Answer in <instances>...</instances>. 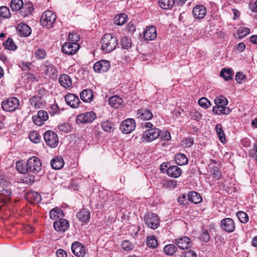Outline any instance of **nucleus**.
Wrapping results in <instances>:
<instances>
[{
	"label": "nucleus",
	"instance_id": "1",
	"mask_svg": "<svg viewBox=\"0 0 257 257\" xmlns=\"http://www.w3.org/2000/svg\"><path fill=\"white\" fill-rule=\"evenodd\" d=\"M101 49L105 53H109L115 50L118 45V40L111 34L103 35L101 40Z\"/></svg>",
	"mask_w": 257,
	"mask_h": 257
},
{
	"label": "nucleus",
	"instance_id": "2",
	"mask_svg": "<svg viewBox=\"0 0 257 257\" xmlns=\"http://www.w3.org/2000/svg\"><path fill=\"white\" fill-rule=\"evenodd\" d=\"M56 15L52 11H46L44 12L40 20L41 25L48 29L53 27V24L56 20Z\"/></svg>",
	"mask_w": 257,
	"mask_h": 257
},
{
	"label": "nucleus",
	"instance_id": "3",
	"mask_svg": "<svg viewBox=\"0 0 257 257\" xmlns=\"http://www.w3.org/2000/svg\"><path fill=\"white\" fill-rule=\"evenodd\" d=\"M144 221L148 227L152 229H156L160 225V219L156 214L149 212L145 215Z\"/></svg>",
	"mask_w": 257,
	"mask_h": 257
},
{
	"label": "nucleus",
	"instance_id": "4",
	"mask_svg": "<svg viewBox=\"0 0 257 257\" xmlns=\"http://www.w3.org/2000/svg\"><path fill=\"white\" fill-rule=\"evenodd\" d=\"M19 106V100L15 97L8 98L2 102V107L6 111H14Z\"/></svg>",
	"mask_w": 257,
	"mask_h": 257
},
{
	"label": "nucleus",
	"instance_id": "5",
	"mask_svg": "<svg viewBox=\"0 0 257 257\" xmlns=\"http://www.w3.org/2000/svg\"><path fill=\"white\" fill-rule=\"evenodd\" d=\"M27 169L28 173H39L42 168V165L40 160L36 157H32L27 161Z\"/></svg>",
	"mask_w": 257,
	"mask_h": 257
},
{
	"label": "nucleus",
	"instance_id": "6",
	"mask_svg": "<svg viewBox=\"0 0 257 257\" xmlns=\"http://www.w3.org/2000/svg\"><path fill=\"white\" fill-rule=\"evenodd\" d=\"M44 139L46 144L51 148H55L58 144L57 135L53 131L49 130L44 134Z\"/></svg>",
	"mask_w": 257,
	"mask_h": 257
},
{
	"label": "nucleus",
	"instance_id": "7",
	"mask_svg": "<svg viewBox=\"0 0 257 257\" xmlns=\"http://www.w3.org/2000/svg\"><path fill=\"white\" fill-rule=\"evenodd\" d=\"M160 135V130L156 127L148 129L143 133L142 140L143 142H150L157 138Z\"/></svg>",
	"mask_w": 257,
	"mask_h": 257
},
{
	"label": "nucleus",
	"instance_id": "8",
	"mask_svg": "<svg viewBox=\"0 0 257 257\" xmlns=\"http://www.w3.org/2000/svg\"><path fill=\"white\" fill-rule=\"evenodd\" d=\"M136 127L135 120L133 118H127L122 121L120 126V129L123 134H130Z\"/></svg>",
	"mask_w": 257,
	"mask_h": 257
},
{
	"label": "nucleus",
	"instance_id": "9",
	"mask_svg": "<svg viewBox=\"0 0 257 257\" xmlns=\"http://www.w3.org/2000/svg\"><path fill=\"white\" fill-rule=\"evenodd\" d=\"M80 46L75 42H66L62 46V52L68 55H72L76 53Z\"/></svg>",
	"mask_w": 257,
	"mask_h": 257
},
{
	"label": "nucleus",
	"instance_id": "10",
	"mask_svg": "<svg viewBox=\"0 0 257 257\" xmlns=\"http://www.w3.org/2000/svg\"><path fill=\"white\" fill-rule=\"evenodd\" d=\"M96 117L93 111H89L79 114L76 117V122L80 123H85L92 122Z\"/></svg>",
	"mask_w": 257,
	"mask_h": 257
},
{
	"label": "nucleus",
	"instance_id": "11",
	"mask_svg": "<svg viewBox=\"0 0 257 257\" xmlns=\"http://www.w3.org/2000/svg\"><path fill=\"white\" fill-rule=\"evenodd\" d=\"M220 227L224 231L231 233L235 230V223L231 218H225L221 220Z\"/></svg>",
	"mask_w": 257,
	"mask_h": 257
},
{
	"label": "nucleus",
	"instance_id": "12",
	"mask_svg": "<svg viewBox=\"0 0 257 257\" xmlns=\"http://www.w3.org/2000/svg\"><path fill=\"white\" fill-rule=\"evenodd\" d=\"M71 250L77 257H84L86 252L85 247L78 241H74L72 243Z\"/></svg>",
	"mask_w": 257,
	"mask_h": 257
},
{
	"label": "nucleus",
	"instance_id": "13",
	"mask_svg": "<svg viewBox=\"0 0 257 257\" xmlns=\"http://www.w3.org/2000/svg\"><path fill=\"white\" fill-rule=\"evenodd\" d=\"M110 64L108 61L101 60L96 62L93 65V69L95 72H105L109 69Z\"/></svg>",
	"mask_w": 257,
	"mask_h": 257
},
{
	"label": "nucleus",
	"instance_id": "14",
	"mask_svg": "<svg viewBox=\"0 0 257 257\" xmlns=\"http://www.w3.org/2000/svg\"><path fill=\"white\" fill-rule=\"evenodd\" d=\"M48 118L49 115L47 112L41 110L38 111L37 115L33 116L32 120L36 125L41 126L44 124V122L46 121Z\"/></svg>",
	"mask_w": 257,
	"mask_h": 257
},
{
	"label": "nucleus",
	"instance_id": "15",
	"mask_svg": "<svg viewBox=\"0 0 257 257\" xmlns=\"http://www.w3.org/2000/svg\"><path fill=\"white\" fill-rule=\"evenodd\" d=\"M43 69L45 74L49 76L51 79H55L57 78L58 74V70L53 65L47 62L44 65Z\"/></svg>",
	"mask_w": 257,
	"mask_h": 257
},
{
	"label": "nucleus",
	"instance_id": "16",
	"mask_svg": "<svg viewBox=\"0 0 257 257\" xmlns=\"http://www.w3.org/2000/svg\"><path fill=\"white\" fill-rule=\"evenodd\" d=\"M65 100L66 103L72 108L78 107L81 103L79 97L72 93L66 94L65 96Z\"/></svg>",
	"mask_w": 257,
	"mask_h": 257
},
{
	"label": "nucleus",
	"instance_id": "17",
	"mask_svg": "<svg viewBox=\"0 0 257 257\" xmlns=\"http://www.w3.org/2000/svg\"><path fill=\"white\" fill-rule=\"evenodd\" d=\"M174 243L181 249H186L192 246L193 243L191 239L187 236H183L178 239H175Z\"/></svg>",
	"mask_w": 257,
	"mask_h": 257
},
{
	"label": "nucleus",
	"instance_id": "18",
	"mask_svg": "<svg viewBox=\"0 0 257 257\" xmlns=\"http://www.w3.org/2000/svg\"><path fill=\"white\" fill-rule=\"evenodd\" d=\"M53 226L56 231L63 232L69 228V223L66 219L63 218L55 221L53 223Z\"/></svg>",
	"mask_w": 257,
	"mask_h": 257
},
{
	"label": "nucleus",
	"instance_id": "19",
	"mask_svg": "<svg viewBox=\"0 0 257 257\" xmlns=\"http://www.w3.org/2000/svg\"><path fill=\"white\" fill-rule=\"evenodd\" d=\"M193 15L196 19H202L206 15V8L202 5L196 6L192 11Z\"/></svg>",
	"mask_w": 257,
	"mask_h": 257
},
{
	"label": "nucleus",
	"instance_id": "20",
	"mask_svg": "<svg viewBox=\"0 0 257 257\" xmlns=\"http://www.w3.org/2000/svg\"><path fill=\"white\" fill-rule=\"evenodd\" d=\"M157 37V30L153 26L147 27L144 32V38L146 40L152 41Z\"/></svg>",
	"mask_w": 257,
	"mask_h": 257
},
{
	"label": "nucleus",
	"instance_id": "21",
	"mask_svg": "<svg viewBox=\"0 0 257 257\" xmlns=\"http://www.w3.org/2000/svg\"><path fill=\"white\" fill-rule=\"evenodd\" d=\"M18 34L22 37L29 36L32 32L31 29L27 25L24 23L19 24L16 28Z\"/></svg>",
	"mask_w": 257,
	"mask_h": 257
},
{
	"label": "nucleus",
	"instance_id": "22",
	"mask_svg": "<svg viewBox=\"0 0 257 257\" xmlns=\"http://www.w3.org/2000/svg\"><path fill=\"white\" fill-rule=\"evenodd\" d=\"M33 11L34 7L32 3H23V6L20 10V14L21 16L23 17H26L31 14Z\"/></svg>",
	"mask_w": 257,
	"mask_h": 257
},
{
	"label": "nucleus",
	"instance_id": "23",
	"mask_svg": "<svg viewBox=\"0 0 257 257\" xmlns=\"http://www.w3.org/2000/svg\"><path fill=\"white\" fill-rule=\"evenodd\" d=\"M80 97L84 102L90 103L93 99V93L92 90L85 89L80 93Z\"/></svg>",
	"mask_w": 257,
	"mask_h": 257
},
{
	"label": "nucleus",
	"instance_id": "24",
	"mask_svg": "<svg viewBox=\"0 0 257 257\" xmlns=\"http://www.w3.org/2000/svg\"><path fill=\"white\" fill-rule=\"evenodd\" d=\"M167 173L169 176L176 178L181 175L182 170L178 166H171L167 169Z\"/></svg>",
	"mask_w": 257,
	"mask_h": 257
},
{
	"label": "nucleus",
	"instance_id": "25",
	"mask_svg": "<svg viewBox=\"0 0 257 257\" xmlns=\"http://www.w3.org/2000/svg\"><path fill=\"white\" fill-rule=\"evenodd\" d=\"M108 102L112 107L117 108L123 104V100L120 97L114 95L109 98Z\"/></svg>",
	"mask_w": 257,
	"mask_h": 257
},
{
	"label": "nucleus",
	"instance_id": "26",
	"mask_svg": "<svg viewBox=\"0 0 257 257\" xmlns=\"http://www.w3.org/2000/svg\"><path fill=\"white\" fill-rule=\"evenodd\" d=\"M78 219L82 222L87 223L89 221L90 213L88 210L83 209L77 215Z\"/></svg>",
	"mask_w": 257,
	"mask_h": 257
},
{
	"label": "nucleus",
	"instance_id": "27",
	"mask_svg": "<svg viewBox=\"0 0 257 257\" xmlns=\"http://www.w3.org/2000/svg\"><path fill=\"white\" fill-rule=\"evenodd\" d=\"M50 216L53 220H57L63 218L64 216L63 211L58 207H55L51 209L50 211Z\"/></svg>",
	"mask_w": 257,
	"mask_h": 257
},
{
	"label": "nucleus",
	"instance_id": "28",
	"mask_svg": "<svg viewBox=\"0 0 257 257\" xmlns=\"http://www.w3.org/2000/svg\"><path fill=\"white\" fill-rule=\"evenodd\" d=\"M64 165V161L62 157H58L53 159L51 161V165L53 169L59 170Z\"/></svg>",
	"mask_w": 257,
	"mask_h": 257
},
{
	"label": "nucleus",
	"instance_id": "29",
	"mask_svg": "<svg viewBox=\"0 0 257 257\" xmlns=\"http://www.w3.org/2000/svg\"><path fill=\"white\" fill-rule=\"evenodd\" d=\"M60 84L64 88H68L72 85V80L69 76L67 74L61 75L59 79Z\"/></svg>",
	"mask_w": 257,
	"mask_h": 257
},
{
	"label": "nucleus",
	"instance_id": "30",
	"mask_svg": "<svg viewBox=\"0 0 257 257\" xmlns=\"http://www.w3.org/2000/svg\"><path fill=\"white\" fill-rule=\"evenodd\" d=\"M138 118L143 120H150L152 118L153 115L152 112L147 109L139 110L138 112Z\"/></svg>",
	"mask_w": 257,
	"mask_h": 257
},
{
	"label": "nucleus",
	"instance_id": "31",
	"mask_svg": "<svg viewBox=\"0 0 257 257\" xmlns=\"http://www.w3.org/2000/svg\"><path fill=\"white\" fill-rule=\"evenodd\" d=\"M188 200L192 202L197 204L201 202L202 198L200 194L195 191H191L187 195Z\"/></svg>",
	"mask_w": 257,
	"mask_h": 257
},
{
	"label": "nucleus",
	"instance_id": "32",
	"mask_svg": "<svg viewBox=\"0 0 257 257\" xmlns=\"http://www.w3.org/2000/svg\"><path fill=\"white\" fill-rule=\"evenodd\" d=\"M212 111L214 113L218 115H227L230 112L231 110L229 107L226 106H221L220 107H219V106H213Z\"/></svg>",
	"mask_w": 257,
	"mask_h": 257
},
{
	"label": "nucleus",
	"instance_id": "33",
	"mask_svg": "<svg viewBox=\"0 0 257 257\" xmlns=\"http://www.w3.org/2000/svg\"><path fill=\"white\" fill-rule=\"evenodd\" d=\"M41 96H33L30 99V102L32 106L36 109L41 108L42 105Z\"/></svg>",
	"mask_w": 257,
	"mask_h": 257
},
{
	"label": "nucleus",
	"instance_id": "34",
	"mask_svg": "<svg viewBox=\"0 0 257 257\" xmlns=\"http://www.w3.org/2000/svg\"><path fill=\"white\" fill-rule=\"evenodd\" d=\"M175 161L180 166L185 165L188 164V160L186 156L182 153H179L175 156Z\"/></svg>",
	"mask_w": 257,
	"mask_h": 257
},
{
	"label": "nucleus",
	"instance_id": "35",
	"mask_svg": "<svg viewBox=\"0 0 257 257\" xmlns=\"http://www.w3.org/2000/svg\"><path fill=\"white\" fill-rule=\"evenodd\" d=\"M160 7L165 10H169L172 8L175 3V0H158Z\"/></svg>",
	"mask_w": 257,
	"mask_h": 257
},
{
	"label": "nucleus",
	"instance_id": "36",
	"mask_svg": "<svg viewBox=\"0 0 257 257\" xmlns=\"http://www.w3.org/2000/svg\"><path fill=\"white\" fill-rule=\"evenodd\" d=\"M177 250V247L174 244H169L164 247V251L168 255H173Z\"/></svg>",
	"mask_w": 257,
	"mask_h": 257
},
{
	"label": "nucleus",
	"instance_id": "37",
	"mask_svg": "<svg viewBox=\"0 0 257 257\" xmlns=\"http://www.w3.org/2000/svg\"><path fill=\"white\" fill-rule=\"evenodd\" d=\"M216 134L219 138V139L222 143H225L226 140L225 137L222 127L221 124H217L215 127Z\"/></svg>",
	"mask_w": 257,
	"mask_h": 257
},
{
	"label": "nucleus",
	"instance_id": "38",
	"mask_svg": "<svg viewBox=\"0 0 257 257\" xmlns=\"http://www.w3.org/2000/svg\"><path fill=\"white\" fill-rule=\"evenodd\" d=\"M214 101L216 104L215 106H219V107L226 106L228 103L227 99L222 95L216 97Z\"/></svg>",
	"mask_w": 257,
	"mask_h": 257
},
{
	"label": "nucleus",
	"instance_id": "39",
	"mask_svg": "<svg viewBox=\"0 0 257 257\" xmlns=\"http://www.w3.org/2000/svg\"><path fill=\"white\" fill-rule=\"evenodd\" d=\"M127 17L124 14L117 15L114 19V24L118 26L123 25L126 22Z\"/></svg>",
	"mask_w": 257,
	"mask_h": 257
},
{
	"label": "nucleus",
	"instance_id": "40",
	"mask_svg": "<svg viewBox=\"0 0 257 257\" xmlns=\"http://www.w3.org/2000/svg\"><path fill=\"white\" fill-rule=\"evenodd\" d=\"M23 6L22 0H12L11 2L10 7L13 11H20Z\"/></svg>",
	"mask_w": 257,
	"mask_h": 257
},
{
	"label": "nucleus",
	"instance_id": "41",
	"mask_svg": "<svg viewBox=\"0 0 257 257\" xmlns=\"http://www.w3.org/2000/svg\"><path fill=\"white\" fill-rule=\"evenodd\" d=\"M101 127L104 131L110 133L114 130V124L108 120L104 121L101 123Z\"/></svg>",
	"mask_w": 257,
	"mask_h": 257
},
{
	"label": "nucleus",
	"instance_id": "42",
	"mask_svg": "<svg viewBox=\"0 0 257 257\" xmlns=\"http://www.w3.org/2000/svg\"><path fill=\"white\" fill-rule=\"evenodd\" d=\"M0 195L5 197L6 202L10 201L12 196V191L10 187L0 189Z\"/></svg>",
	"mask_w": 257,
	"mask_h": 257
},
{
	"label": "nucleus",
	"instance_id": "43",
	"mask_svg": "<svg viewBox=\"0 0 257 257\" xmlns=\"http://www.w3.org/2000/svg\"><path fill=\"white\" fill-rule=\"evenodd\" d=\"M16 168L18 171L21 174H29L27 169V164H25L22 162L18 161L16 162Z\"/></svg>",
	"mask_w": 257,
	"mask_h": 257
},
{
	"label": "nucleus",
	"instance_id": "44",
	"mask_svg": "<svg viewBox=\"0 0 257 257\" xmlns=\"http://www.w3.org/2000/svg\"><path fill=\"white\" fill-rule=\"evenodd\" d=\"M28 197L33 201L34 203H39L41 200V195L35 191H32L28 194Z\"/></svg>",
	"mask_w": 257,
	"mask_h": 257
},
{
	"label": "nucleus",
	"instance_id": "45",
	"mask_svg": "<svg viewBox=\"0 0 257 257\" xmlns=\"http://www.w3.org/2000/svg\"><path fill=\"white\" fill-rule=\"evenodd\" d=\"M210 172L212 176L215 180H219L221 178L222 174L218 167H211Z\"/></svg>",
	"mask_w": 257,
	"mask_h": 257
},
{
	"label": "nucleus",
	"instance_id": "46",
	"mask_svg": "<svg viewBox=\"0 0 257 257\" xmlns=\"http://www.w3.org/2000/svg\"><path fill=\"white\" fill-rule=\"evenodd\" d=\"M147 244L149 247L155 248L158 246V243L154 236H149L147 237Z\"/></svg>",
	"mask_w": 257,
	"mask_h": 257
},
{
	"label": "nucleus",
	"instance_id": "47",
	"mask_svg": "<svg viewBox=\"0 0 257 257\" xmlns=\"http://www.w3.org/2000/svg\"><path fill=\"white\" fill-rule=\"evenodd\" d=\"M163 188H174L177 185V182L174 180H165L162 183Z\"/></svg>",
	"mask_w": 257,
	"mask_h": 257
},
{
	"label": "nucleus",
	"instance_id": "48",
	"mask_svg": "<svg viewBox=\"0 0 257 257\" xmlns=\"http://www.w3.org/2000/svg\"><path fill=\"white\" fill-rule=\"evenodd\" d=\"M11 16L9 9L5 6L0 7V17L5 19L10 18Z\"/></svg>",
	"mask_w": 257,
	"mask_h": 257
},
{
	"label": "nucleus",
	"instance_id": "49",
	"mask_svg": "<svg viewBox=\"0 0 257 257\" xmlns=\"http://www.w3.org/2000/svg\"><path fill=\"white\" fill-rule=\"evenodd\" d=\"M121 46L123 49H128L132 47V41L126 37H123L121 40Z\"/></svg>",
	"mask_w": 257,
	"mask_h": 257
},
{
	"label": "nucleus",
	"instance_id": "50",
	"mask_svg": "<svg viewBox=\"0 0 257 257\" xmlns=\"http://www.w3.org/2000/svg\"><path fill=\"white\" fill-rule=\"evenodd\" d=\"M220 75L223 77L225 80H228L231 78L232 75V71L229 68H223L220 72Z\"/></svg>",
	"mask_w": 257,
	"mask_h": 257
},
{
	"label": "nucleus",
	"instance_id": "51",
	"mask_svg": "<svg viewBox=\"0 0 257 257\" xmlns=\"http://www.w3.org/2000/svg\"><path fill=\"white\" fill-rule=\"evenodd\" d=\"M236 216L239 221L242 223H246L248 221V215L244 212L238 211L236 213Z\"/></svg>",
	"mask_w": 257,
	"mask_h": 257
},
{
	"label": "nucleus",
	"instance_id": "52",
	"mask_svg": "<svg viewBox=\"0 0 257 257\" xmlns=\"http://www.w3.org/2000/svg\"><path fill=\"white\" fill-rule=\"evenodd\" d=\"M4 45L5 48L10 50H15L17 49V46L15 45L14 41L11 38H8L7 41L4 43Z\"/></svg>",
	"mask_w": 257,
	"mask_h": 257
},
{
	"label": "nucleus",
	"instance_id": "53",
	"mask_svg": "<svg viewBox=\"0 0 257 257\" xmlns=\"http://www.w3.org/2000/svg\"><path fill=\"white\" fill-rule=\"evenodd\" d=\"M122 248L125 251H130L134 249V244L128 240L123 241L121 244Z\"/></svg>",
	"mask_w": 257,
	"mask_h": 257
},
{
	"label": "nucleus",
	"instance_id": "54",
	"mask_svg": "<svg viewBox=\"0 0 257 257\" xmlns=\"http://www.w3.org/2000/svg\"><path fill=\"white\" fill-rule=\"evenodd\" d=\"M199 238L201 240L207 242L210 239V234L207 230L202 229L200 233Z\"/></svg>",
	"mask_w": 257,
	"mask_h": 257
},
{
	"label": "nucleus",
	"instance_id": "55",
	"mask_svg": "<svg viewBox=\"0 0 257 257\" xmlns=\"http://www.w3.org/2000/svg\"><path fill=\"white\" fill-rule=\"evenodd\" d=\"M29 138L30 140L34 143H38L40 141V136L37 131H32L29 134Z\"/></svg>",
	"mask_w": 257,
	"mask_h": 257
},
{
	"label": "nucleus",
	"instance_id": "56",
	"mask_svg": "<svg viewBox=\"0 0 257 257\" xmlns=\"http://www.w3.org/2000/svg\"><path fill=\"white\" fill-rule=\"evenodd\" d=\"M58 130L64 133H68L71 132L72 127L69 123H63L58 126Z\"/></svg>",
	"mask_w": 257,
	"mask_h": 257
},
{
	"label": "nucleus",
	"instance_id": "57",
	"mask_svg": "<svg viewBox=\"0 0 257 257\" xmlns=\"http://www.w3.org/2000/svg\"><path fill=\"white\" fill-rule=\"evenodd\" d=\"M198 104L204 108H207L211 105V102L205 97H202L198 100Z\"/></svg>",
	"mask_w": 257,
	"mask_h": 257
},
{
	"label": "nucleus",
	"instance_id": "58",
	"mask_svg": "<svg viewBox=\"0 0 257 257\" xmlns=\"http://www.w3.org/2000/svg\"><path fill=\"white\" fill-rule=\"evenodd\" d=\"M35 57L37 59H43L46 56V53L45 51L43 49H38L35 51L34 53Z\"/></svg>",
	"mask_w": 257,
	"mask_h": 257
},
{
	"label": "nucleus",
	"instance_id": "59",
	"mask_svg": "<svg viewBox=\"0 0 257 257\" xmlns=\"http://www.w3.org/2000/svg\"><path fill=\"white\" fill-rule=\"evenodd\" d=\"M189 116L191 119H193L194 120H199L201 118L202 115V114L196 111L195 110H192L190 112Z\"/></svg>",
	"mask_w": 257,
	"mask_h": 257
},
{
	"label": "nucleus",
	"instance_id": "60",
	"mask_svg": "<svg viewBox=\"0 0 257 257\" xmlns=\"http://www.w3.org/2000/svg\"><path fill=\"white\" fill-rule=\"evenodd\" d=\"M246 76L242 72H237L235 75V79L239 83H242L245 82Z\"/></svg>",
	"mask_w": 257,
	"mask_h": 257
},
{
	"label": "nucleus",
	"instance_id": "61",
	"mask_svg": "<svg viewBox=\"0 0 257 257\" xmlns=\"http://www.w3.org/2000/svg\"><path fill=\"white\" fill-rule=\"evenodd\" d=\"M20 67L23 70H29L32 68L33 65L31 62H22L20 63Z\"/></svg>",
	"mask_w": 257,
	"mask_h": 257
},
{
	"label": "nucleus",
	"instance_id": "62",
	"mask_svg": "<svg viewBox=\"0 0 257 257\" xmlns=\"http://www.w3.org/2000/svg\"><path fill=\"white\" fill-rule=\"evenodd\" d=\"M10 182L7 181L4 177H0V189L9 187Z\"/></svg>",
	"mask_w": 257,
	"mask_h": 257
},
{
	"label": "nucleus",
	"instance_id": "63",
	"mask_svg": "<svg viewBox=\"0 0 257 257\" xmlns=\"http://www.w3.org/2000/svg\"><path fill=\"white\" fill-rule=\"evenodd\" d=\"M160 139L162 140L165 141H170L171 139V136L170 133L168 131H165L162 132V133L160 132Z\"/></svg>",
	"mask_w": 257,
	"mask_h": 257
},
{
	"label": "nucleus",
	"instance_id": "64",
	"mask_svg": "<svg viewBox=\"0 0 257 257\" xmlns=\"http://www.w3.org/2000/svg\"><path fill=\"white\" fill-rule=\"evenodd\" d=\"M250 33L249 29L247 28H240L238 30V34L239 37H244Z\"/></svg>",
	"mask_w": 257,
	"mask_h": 257
}]
</instances>
